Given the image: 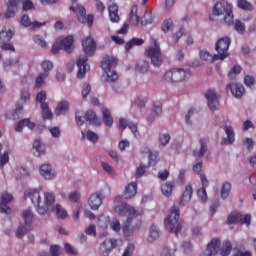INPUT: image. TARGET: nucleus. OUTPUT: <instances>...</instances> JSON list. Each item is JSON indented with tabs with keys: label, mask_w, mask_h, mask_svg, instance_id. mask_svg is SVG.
Returning a JSON list of instances; mask_svg holds the SVG:
<instances>
[{
	"label": "nucleus",
	"mask_w": 256,
	"mask_h": 256,
	"mask_svg": "<svg viewBox=\"0 0 256 256\" xmlns=\"http://www.w3.org/2000/svg\"><path fill=\"white\" fill-rule=\"evenodd\" d=\"M24 199H31L33 205L37 207L39 215H47L51 206L55 204V194L46 192L44 194V201L41 202V194L39 190H28L24 193Z\"/></svg>",
	"instance_id": "f257e3e1"
},
{
	"label": "nucleus",
	"mask_w": 256,
	"mask_h": 256,
	"mask_svg": "<svg viewBox=\"0 0 256 256\" xmlns=\"http://www.w3.org/2000/svg\"><path fill=\"white\" fill-rule=\"evenodd\" d=\"M114 211L117 213V215H119V217H127L123 226L125 235H129V232L131 231V223H133V220L137 219V217H141V215L144 213L143 208L135 209V207L127 204L126 202H122L120 205H116L114 207Z\"/></svg>",
	"instance_id": "f03ea898"
},
{
	"label": "nucleus",
	"mask_w": 256,
	"mask_h": 256,
	"mask_svg": "<svg viewBox=\"0 0 256 256\" xmlns=\"http://www.w3.org/2000/svg\"><path fill=\"white\" fill-rule=\"evenodd\" d=\"M181 217L179 208L177 206H173L169 212L168 217L164 220V226L169 233H174L176 237H178L179 233H181V229H183V220H179Z\"/></svg>",
	"instance_id": "7ed1b4c3"
},
{
	"label": "nucleus",
	"mask_w": 256,
	"mask_h": 256,
	"mask_svg": "<svg viewBox=\"0 0 256 256\" xmlns=\"http://www.w3.org/2000/svg\"><path fill=\"white\" fill-rule=\"evenodd\" d=\"M117 63H119V60L111 56H105L102 60L101 68L106 73V81L109 83H115L119 79V75L114 70L117 67Z\"/></svg>",
	"instance_id": "20e7f679"
},
{
	"label": "nucleus",
	"mask_w": 256,
	"mask_h": 256,
	"mask_svg": "<svg viewBox=\"0 0 256 256\" xmlns=\"http://www.w3.org/2000/svg\"><path fill=\"white\" fill-rule=\"evenodd\" d=\"M189 77H191V70L174 68L172 70L166 71L164 73L163 79L168 83H181V81H185V79H189Z\"/></svg>",
	"instance_id": "39448f33"
},
{
	"label": "nucleus",
	"mask_w": 256,
	"mask_h": 256,
	"mask_svg": "<svg viewBox=\"0 0 256 256\" xmlns=\"http://www.w3.org/2000/svg\"><path fill=\"white\" fill-rule=\"evenodd\" d=\"M70 11L76 14L80 23H87L88 27H93L94 16L92 14L87 16V10L85 7L77 4V0H71Z\"/></svg>",
	"instance_id": "423d86ee"
},
{
	"label": "nucleus",
	"mask_w": 256,
	"mask_h": 256,
	"mask_svg": "<svg viewBox=\"0 0 256 256\" xmlns=\"http://www.w3.org/2000/svg\"><path fill=\"white\" fill-rule=\"evenodd\" d=\"M231 45V38L229 37H222L218 39V41L215 44V51H217L218 54L213 55L212 61H223L229 57V46Z\"/></svg>",
	"instance_id": "0eeeda50"
},
{
	"label": "nucleus",
	"mask_w": 256,
	"mask_h": 256,
	"mask_svg": "<svg viewBox=\"0 0 256 256\" xmlns=\"http://www.w3.org/2000/svg\"><path fill=\"white\" fill-rule=\"evenodd\" d=\"M13 35H15V29L4 26L0 32V49L2 51H12L15 53V46L9 43L11 39H13Z\"/></svg>",
	"instance_id": "6e6552de"
},
{
	"label": "nucleus",
	"mask_w": 256,
	"mask_h": 256,
	"mask_svg": "<svg viewBox=\"0 0 256 256\" xmlns=\"http://www.w3.org/2000/svg\"><path fill=\"white\" fill-rule=\"evenodd\" d=\"M23 11H29L33 9V2L31 0H9L7 3V11L4 13V17L9 19L11 17H15V12L17 11V7L21 5Z\"/></svg>",
	"instance_id": "1a4fd4ad"
},
{
	"label": "nucleus",
	"mask_w": 256,
	"mask_h": 256,
	"mask_svg": "<svg viewBox=\"0 0 256 256\" xmlns=\"http://www.w3.org/2000/svg\"><path fill=\"white\" fill-rule=\"evenodd\" d=\"M22 219L25 224L18 227L16 232L18 239H22V237H25L26 233L31 231V225H33V221H35V215L30 209H27L22 212Z\"/></svg>",
	"instance_id": "9d476101"
},
{
	"label": "nucleus",
	"mask_w": 256,
	"mask_h": 256,
	"mask_svg": "<svg viewBox=\"0 0 256 256\" xmlns=\"http://www.w3.org/2000/svg\"><path fill=\"white\" fill-rule=\"evenodd\" d=\"M73 43H75V39L73 38V35H69L65 38H59L54 43L51 51L53 55H57V53H59L61 49H63V51H65L66 53H72L74 49Z\"/></svg>",
	"instance_id": "9b49d317"
},
{
	"label": "nucleus",
	"mask_w": 256,
	"mask_h": 256,
	"mask_svg": "<svg viewBox=\"0 0 256 256\" xmlns=\"http://www.w3.org/2000/svg\"><path fill=\"white\" fill-rule=\"evenodd\" d=\"M226 225H251V214L243 216L241 212H232L227 218Z\"/></svg>",
	"instance_id": "f8f14e48"
},
{
	"label": "nucleus",
	"mask_w": 256,
	"mask_h": 256,
	"mask_svg": "<svg viewBox=\"0 0 256 256\" xmlns=\"http://www.w3.org/2000/svg\"><path fill=\"white\" fill-rule=\"evenodd\" d=\"M145 55L149 57L154 67H161V65L163 64V58L161 57V49L159 48V45H157V42H155L154 47H149L145 51Z\"/></svg>",
	"instance_id": "ddd939ff"
},
{
	"label": "nucleus",
	"mask_w": 256,
	"mask_h": 256,
	"mask_svg": "<svg viewBox=\"0 0 256 256\" xmlns=\"http://www.w3.org/2000/svg\"><path fill=\"white\" fill-rule=\"evenodd\" d=\"M87 61H89V58L87 57V55L80 56L76 61V66L78 69V72H77L78 79H83L87 71H89L90 67H89V64H87Z\"/></svg>",
	"instance_id": "4468645a"
},
{
	"label": "nucleus",
	"mask_w": 256,
	"mask_h": 256,
	"mask_svg": "<svg viewBox=\"0 0 256 256\" xmlns=\"http://www.w3.org/2000/svg\"><path fill=\"white\" fill-rule=\"evenodd\" d=\"M13 201V195L7 192H4L0 197V213H5L6 215H11L13 211L8 206L9 203Z\"/></svg>",
	"instance_id": "2eb2a0df"
},
{
	"label": "nucleus",
	"mask_w": 256,
	"mask_h": 256,
	"mask_svg": "<svg viewBox=\"0 0 256 256\" xmlns=\"http://www.w3.org/2000/svg\"><path fill=\"white\" fill-rule=\"evenodd\" d=\"M221 247V240L213 238L207 245V249L200 256H215L219 253Z\"/></svg>",
	"instance_id": "dca6fc26"
},
{
	"label": "nucleus",
	"mask_w": 256,
	"mask_h": 256,
	"mask_svg": "<svg viewBox=\"0 0 256 256\" xmlns=\"http://www.w3.org/2000/svg\"><path fill=\"white\" fill-rule=\"evenodd\" d=\"M205 97L208 101L209 109L217 111V107H219V96H217V92H215V90H208Z\"/></svg>",
	"instance_id": "f3484780"
},
{
	"label": "nucleus",
	"mask_w": 256,
	"mask_h": 256,
	"mask_svg": "<svg viewBox=\"0 0 256 256\" xmlns=\"http://www.w3.org/2000/svg\"><path fill=\"white\" fill-rule=\"evenodd\" d=\"M227 93H231L237 99H241L245 93V87L242 84L230 83L226 87Z\"/></svg>",
	"instance_id": "a211bd4d"
},
{
	"label": "nucleus",
	"mask_w": 256,
	"mask_h": 256,
	"mask_svg": "<svg viewBox=\"0 0 256 256\" xmlns=\"http://www.w3.org/2000/svg\"><path fill=\"white\" fill-rule=\"evenodd\" d=\"M88 205L92 211H97L101 205H103V197L101 193L96 192L92 194L88 199Z\"/></svg>",
	"instance_id": "6ab92c4d"
},
{
	"label": "nucleus",
	"mask_w": 256,
	"mask_h": 256,
	"mask_svg": "<svg viewBox=\"0 0 256 256\" xmlns=\"http://www.w3.org/2000/svg\"><path fill=\"white\" fill-rule=\"evenodd\" d=\"M82 47L86 55H92L95 53L97 44L95 43V40H93V38L87 37L84 40H82Z\"/></svg>",
	"instance_id": "aec40b11"
},
{
	"label": "nucleus",
	"mask_w": 256,
	"mask_h": 256,
	"mask_svg": "<svg viewBox=\"0 0 256 256\" xmlns=\"http://www.w3.org/2000/svg\"><path fill=\"white\" fill-rule=\"evenodd\" d=\"M202 187L198 189V197L205 203L207 201V187H209V180L205 174H200Z\"/></svg>",
	"instance_id": "412c9836"
},
{
	"label": "nucleus",
	"mask_w": 256,
	"mask_h": 256,
	"mask_svg": "<svg viewBox=\"0 0 256 256\" xmlns=\"http://www.w3.org/2000/svg\"><path fill=\"white\" fill-rule=\"evenodd\" d=\"M117 247V239L114 238H108L105 239L101 244H100V251L103 253H111L113 249Z\"/></svg>",
	"instance_id": "4be33fe9"
},
{
	"label": "nucleus",
	"mask_w": 256,
	"mask_h": 256,
	"mask_svg": "<svg viewBox=\"0 0 256 256\" xmlns=\"http://www.w3.org/2000/svg\"><path fill=\"white\" fill-rule=\"evenodd\" d=\"M229 7H233V5L229 2H217L212 9V15H224V13L227 12V9H229Z\"/></svg>",
	"instance_id": "5701e85b"
},
{
	"label": "nucleus",
	"mask_w": 256,
	"mask_h": 256,
	"mask_svg": "<svg viewBox=\"0 0 256 256\" xmlns=\"http://www.w3.org/2000/svg\"><path fill=\"white\" fill-rule=\"evenodd\" d=\"M128 129L132 131L134 137H139V131L137 130V124L133 123V122H129L127 124V120L124 118H120L119 120V128L120 129Z\"/></svg>",
	"instance_id": "b1692460"
},
{
	"label": "nucleus",
	"mask_w": 256,
	"mask_h": 256,
	"mask_svg": "<svg viewBox=\"0 0 256 256\" xmlns=\"http://www.w3.org/2000/svg\"><path fill=\"white\" fill-rule=\"evenodd\" d=\"M137 195V184L136 182L129 183L123 192V197L125 199H133Z\"/></svg>",
	"instance_id": "393cba45"
},
{
	"label": "nucleus",
	"mask_w": 256,
	"mask_h": 256,
	"mask_svg": "<svg viewBox=\"0 0 256 256\" xmlns=\"http://www.w3.org/2000/svg\"><path fill=\"white\" fill-rule=\"evenodd\" d=\"M20 23L23 27H32V29H39V27H43V25H45V22H31V19L27 15H23L21 17Z\"/></svg>",
	"instance_id": "a878e982"
},
{
	"label": "nucleus",
	"mask_w": 256,
	"mask_h": 256,
	"mask_svg": "<svg viewBox=\"0 0 256 256\" xmlns=\"http://www.w3.org/2000/svg\"><path fill=\"white\" fill-rule=\"evenodd\" d=\"M108 13L112 23H119V21H121V18L119 17V6L117 4H111L108 7Z\"/></svg>",
	"instance_id": "bb28decb"
},
{
	"label": "nucleus",
	"mask_w": 256,
	"mask_h": 256,
	"mask_svg": "<svg viewBox=\"0 0 256 256\" xmlns=\"http://www.w3.org/2000/svg\"><path fill=\"white\" fill-rule=\"evenodd\" d=\"M51 211L56 214L58 219H67V217H69V215L67 214V210L59 204H56L55 207H53L52 205L49 209V213H51ZM49 213H47L46 215H49Z\"/></svg>",
	"instance_id": "cd10ccee"
},
{
	"label": "nucleus",
	"mask_w": 256,
	"mask_h": 256,
	"mask_svg": "<svg viewBox=\"0 0 256 256\" xmlns=\"http://www.w3.org/2000/svg\"><path fill=\"white\" fill-rule=\"evenodd\" d=\"M193 197V187L191 185H187L180 199V205L185 206L191 198Z\"/></svg>",
	"instance_id": "c85d7f7f"
},
{
	"label": "nucleus",
	"mask_w": 256,
	"mask_h": 256,
	"mask_svg": "<svg viewBox=\"0 0 256 256\" xmlns=\"http://www.w3.org/2000/svg\"><path fill=\"white\" fill-rule=\"evenodd\" d=\"M207 143H209V138H201L199 140L200 149L193 151L194 157H203L207 153Z\"/></svg>",
	"instance_id": "c756f323"
},
{
	"label": "nucleus",
	"mask_w": 256,
	"mask_h": 256,
	"mask_svg": "<svg viewBox=\"0 0 256 256\" xmlns=\"http://www.w3.org/2000/svg\"><path fill=\"white\" fill-rule=\"evenodd\" d=\"M40 175L44 177V179H54L55 177V173H53V169L49 164L40 166Z\"/></svg>",
	"instance_id": "7c9ffc66"
},
{
	"label": "nucleus",
	"mask_w": 256,
	"mask_h": 256,
	"mask_svg": "<svg viewBox=\"0 0 256 256\" xmlns=\"http://www.w3.org/2000/svg\"><path fill=\"white\" fill-rule=\"evenodd\" d=\"M85 119L90 123V125H96L98 127L101 125V119L97 117V114L93 110H88L86 112Z\"/></svg>",
	"instance_id": "2f4dec72"
},
{
	"label": "nucleus",
	"mask_w": 256,
	"mask_h": 256,
	"mask_svg": "<svg viewBox=\"0 0 256 256\" xmlns=\"http://www.w3.org/2000/svg\"><path fill=\"white\" fill-rule=\"evenodd\" d=\"M23 127H28V129L33 130L35 129V123L31 122L29 118L20 120L15 127V131L17 132L23 131Z\"/></svg>",
	"instance_id": "473e14b6"
},
{
	"label": "nucleus",
	"mask_w": 256,
	"mask_h": 256,
	"mask_svg": "<svg viewBox=\"0 0 256 256\" xmlns=\"http://www.w3.org/2000/svg\"><path fill=\"white\" fill-rule=\"evenodd\" d=\"M35 157H43L45 155V144L41 140H35L33 143Z\"/></svg>",
	"instance_id": "72a5a7b5"
},
{
	"label": "nucleus",
	"mask_w": 256,
	"mask_h": 256,
	"mask_svg": "<svg viewBox=\"0 0 256 256\" xmlns=\"http://www.w3.org/2000/svg\"><path fill=\"white\" fill-rule=\"evenodd\" d=\"M101 111L104 125L106 127H113V116L111 115V111L105 107H103Z\"/></svg>",
	"instance_id": "f704fd0d"
},
{
	"label": "nucleus",
	"mask_w": 256,
	"mask_h": 256,
	"mask_svg": "<svg viewBox=\"0 0 256 256\" xmlns=\"http://www.w3.org/2000/svg\"><path fill=\"white\" fill-rule=\"evenodd\" d=\"M67 111H69V102L63 100L61 102L58 103V105L55 108V115L59 116V115H65V113H67Z\"/></svg>",
	"instance_id": "c9c22d12"
},
{
	"label": "nucleus",
	"mask_w": 256,
	"mask_h": 256,
	"mask_svg": "<svg viewBox=\"0 0 256 256\" xmlns=\"http://www.w3.org/2000/svg\"><path fill=\"white\" fill-rule=\"evenodd\" d=\"M139 15L137 14V5L132 6L131 12L129 15V22L132 24L134 27H137L139 25Z\"/></svg>",
	"instance_id": "e433bc0d"
},
{
	"label": "nucleus",
	"mask_w": 256,
	"mask_h": 256,
	"mask_svg": "<svg viewBox=\"0 0 256 256\" xmlns=\"http://www.w3.org/2000/svg\"><path fill=\"white\" fill-rule=\"evenodd\" d=\"M110 223H111V219L109 218V216L102 215V216H99L97 219V225L101 229H107Z\"/></svg>",
	"instance_id": "4c0bfd02"
},
{
	"label": "nucleus",
	"mask_w": 256,
	"mask_h": 256,
	"mask_svg": "<svg viewBox=\"0 0 256 256\" xmlns=\"http://www.w3.org/2000/svg\"><path fill=\"white\" fill-rule=\"evenodd\" d=\"M40 107L42 110V117L44 120L53 119V113L51 112L48 103H43L42 105H40Z\"/></svg>",
	"instance_id": "58836bf2"
},
{
	"label": "nucleus",
	"mask_w": 256,
	"mask_h": 256,
	"mask_svg": "<svg viewBox=\"0 0 256 256\" xmlns=\"http://www.w3.org/2000/svg\"><path fill=\"white\" fill-rule=\"evenodd\" d=\"M48 77H49V74L47 72H40L35 79V87L38 89L43 87V83H45V80Z\"/></svg>",
	"instance_id": "ea45409f"
},
{
	"label": "nucleus",
	"mask_w": 256,
	"mask_h": 256,
	"mask_svg": "<svg viewBox=\"0 0 256 256\" xmlns=\"http://www.w3.org/2000/svg\"><path fill=\"white\" fill-rule=\"evenodd\" d=\"M232 249H233V246L231 245V241L226 240V241H224L222 248L220 249V255L221 256H229Z\"/></svg>",
	"instance_id": "a19ab883"
},
{
	"label": "nucleus",
	"mask_w": 256,
	"mask_h": 256,
	"mask_svg": "<svg viewBox=\"0 0 256 256\" xmlns=\"http://www.w3.org/2000/svg\"><path fill=\"white\" fill-rule=\"evenodd\" d=\"M22 115H23V106L18 105L11 114H7V118L15 121L19 119Z\"/></svg>",
	"instance_id": "79ce46f5"
},
{
	"label": "nucleus",
	"mask_w": 256,
	"mask_h": 256,
	"mask_svg": "<svg viewBox=\"0 0 256 256\" xmlns=\"http://www.w3.org/2000/svg\"><path fill=\"white\" fill-rule=\"evenodd\" d=\"M140 23L143 27L151 25V23H153V13L146 11L144 15L141 17Z\"/></svg>",
	"instance_id": "37998d69"
},
{
	"label": "nucleus",
	"mask_w": 256,
	"mask_h": 256,
	"mask_svg": "<svg viewBox=\"0 0 256 256\" xmlns=\"http://www.w3.org/2000/svg\"><path fill=\"white\" fill-rule=\"evenodd\" d=\"M173 187H174L173 182H167V183L163 184L162 188H161L162 194L165 197H171V195L173 193Z\"/></svg>",
	"instance_id": "c03bdc74"
},
{
	"label": "nucleus",
	"mask_w": 256,
	"mask_h": 256,
	"mask_svg": "<svg viewBox=\"0 0 256 256\" xmlns=\"http://www.w3.org/2000/svg\"><path fill=\"white\" fill-rule=\"evenodd\" d=\"M224 23L228 26L233 25V6H228L227 12L224 16Z\"/></svg>",
	"instance_id": "a18cd8bd"
},
{
	"label": "nucleus",
	"mask_w": 256,
	"mask_h": 256,
	"mask_svg": "<svg viewBox=\"0 0 256 256\" xmlns=\"http://www.w3.org/2000/svg\"><path fill=\"white\" fill-rule=\"evenodd\" d=\"M230 193H231V183L224 182L221 187V198L227 199V197H229Z\"/></svg>",
	"instance_id": "49530a36"
},
{
	"label": "nucleus",
	"mask_w": 256,
	"mask_h": 256,
	"mask_svg": "<svg viewBox=\"0 0 256 256\" xmlns=\"http://www.w3.org/2000/svg\"><path fill=\"white\" fill-rule=\"evenodd\" d=\"M159 235H160L159 228H157V226L155 225H152L150 228L148 241L152 243V241H155V239H159Z\"/></svg>",
	"instance_id": "de8ad7c7"
},
{
	"label": "nucleus",
	"mask_w": 256,
	"mask_h": 256,
	"mask_svg": "<svg viewBox=\"0 0 256 256\" xmlns=\"http://www.w3.org/2000/svg\"><path fill=\"white\" fill-rule=\"evenodd\" d=\"M224 131L227 135L228 143H234L235 142V131L233 130V127L231 126H224Z\"/></svg>",
	"instance_id": "09e8293b"
},
{
	"label": "nucleus",
	"mask_w": 256,
	"mask_h": 256,
	"mask_svg": "<svg viewBox=\"0 0 256 256\" xmlns=\"http://www.w3.org/2000/svg\"><path fill=\"white\" fill-rule=\"evenodd\" d=\"M234 30L238 32L239 35H245V23L241 20H236L234 22Z\"/></svg>",
	"instance_id": "8fccbe9b"
},
{
	"label": "nucleus",
	"mask_w": 256,
	"mask_h": 256,
	"mask_svg": "<svg viewBox=\"0 0 256 256\" xmlns=\"http://www.w3.org/2000/svg\"><path fill=\"white\" fill-rule=\"evenodd\" d=\"M136 67L140 73H147L149 71V62L141 60L137 63Z\"/></svg>",
	"instance_id": "3c124183"
},
{
	"label": "nucleus",
	"mask_w": 256,
	"mask_h": 256,
	"mask_svg": "<svg viewBox=\"0 0 256 256\" xmlns=\"http://www.w3.org/2000/svg\"><path fill=\"white\" fill-rule=\"evenodd\" d=\"M173 27V20L171 18L165 19L162 23L161 30L164 33H167V31H171V28Z\"/></svg>",
	"instance_id": "603ef678"
},
{
	"label": "nucleus",
	"mask_w": 256,
	"mask_h": 256,
	"mask_svg": "<svg viewBox=\"0 0 256 256\" xmlns=\"http://www.w3.org/2000/svg\"><path fill=\"white\" fill-rule=\"evenodd\" d=\"M237 5L240 9H244L245 11H251L253 9V5L247 0H238Z\"/></svg>",
	"instance_id": "864d4df0"
},
{
	"label": "nucleus",
	"mask_w": 256,
	"mask_h": 256,
	"mask_svg": "<svg viewBox=\"0 0 256 256\" xmlns=\"http://www.w3.org/2000/svg\"><path fill=\"white\" fill-rule=\"evenodd\" d=\"M84 231L89 237H97V227L95 224H90Z\"/></svg>",
	"instance_id": "5fc2aeb1"
},
{
	"label": "nucleus",
	"mask_w": 256,
	"mask_h": 256,
	"mask_svg": "<svg viewBox=\"0 0 256 256\" xmlns=\"http://www.w3.org/2000/svg\"><path fill=\"white\" fill-rule=\"evenodd\" d=\"M45 101H47V92H45V90H42L36 95V103H40V105H43V103H47Z\"/></svg>",
	"instance_id": "6e6d98bb"
},
{
	"label": "nucleus",
	"mask_w": 256,
	"mask_h": 256,
	"mask_svg": "<svg viewBox=\"0 0 256 256\" xmlns=\"http://www.w3.org/2000/svg\"><path fill=\"white\" fill-rule=\"evenodd\" d=\"M86 137L88 139V141H91V143H97L99 141V136L97 135V133L88 130L86 133Z\"/></svg>",
	"instance_id": "4d7b16f0"
},
{
	"label": "nucleus",
	"mask_w": 256,
	"mask_h": 256,
	"mask_svg": "<svg viewBox=\"0 0 256 256\" xmlns=\"http://www.w3.org/2000/svg\"><path fill=\"white\" fill-rule=\"evenodd\" d=\"M20 100L24 103H29V101H31V94L29 93V90L25 89L21 91Z\"/></svg>",
	"instance_id": "13d9d810"
},
{
	"label": "nucleus",
	"mask_w": 256,
	"mask_h": 256,
	"mask_svg": "<svg viewBox=\"0 0 256 256\" xmlns=\"http://www.w3.org/2000/svg\"><path fill=\"white\" fill-rule=\"evenodd\" d=\"M95 9L99 15H103V13H105V3L101 0H96Z\"/></svg>",
	"instance_id": "bf43d9fd"
},
{
	"label": "nucleus",
	"mask_w": 256,
	"mask_h": 256,
	"mask_svg": "<svg viewBox=\"0 0 256 256\" xmlns=\"http://www.w3.org/2000/svg\"><path fill=\"white\" fill-rule=\"evenodd\" d=\"M171 141V136L169 134H160L159 135V143L162 147H165Z\"/></svg>",
	"instance_id": "052dcab7"
},
{
	"label": "nucleus",
	"mask_w": 256,
	"mask_h": 256,
	"mask_svg": "<svg viewBox=\"0 0 256 256\" xmlns=\"http://www.w3.org/2000/svg\"><path fill=\"white\" fill-rule=\"evenodd\" d=\"M241 73V66H234L228 73L229 79H235V75H239Z\"/></svg>",
	"instance_id": "680f3d73"
},
{
	"label": "nucleus",
	"mask_w": 256,
	"mask_h": 256,
	"mask_svg": "<svg viewBox=\"0 0 256 256\" xmlns=\"http://www.w3.org/2000/svg\"><path fill=\"white\" fill-rule=\"evenodd\" d=\"M41 67L43 69V73H47L49 75V71L53 69V63L51 61H44L42 62Z\"/></svg>",
	"instance_id": "e2e57ef3"
},
{
	"label": "nucleus",
	"mask_w": 256,
	"mask_h": 256,
	"mask_svg": "<svg viewBox=\"0 0 256 256\" xmlns=\"http://www.w3.org/2000/svg\"><path fill=\"white\" fill-rule=\"evenodd\" d=\"M64 249H65L67 255H70V256L77 255V250H75V248H73V246H71V244H69V243H66L64 245Z\"/></svg>",
	"instance_id": "0e129e2a"
},
{
	"label": "nucleus",
	"mask_w": 256,
	"mask_h": 256,
	"mask_svg": "<svg viewBox=\"0 0 256 256\" xmlns=\"http://www.w3.org/2000/svg\"><path fill=\"white\" fill-rule=\"evenodd\" d=\"M134 251H135V245L128 244L122 256H133Z\"/></svg>",
	"instance_id": "69168bd1"
},
{
	"label": "nucleus",
	"mask_w": 256,
	"mask_h": 256,
	"mask_svg": "<svg viewBox=\"0 0 256 256\" xmlns=\"http://www.w3.org/2000/svg\"><path fill=\"white\" fill-rule=\"evenodd\" d=\"M50 255L51 256H59V255H61V248L58 245L50 246Z\"/></svg>",
	"instance_id": "338daca9"
},
{
	"label": "nucleus",
	"mask_w": 256,
	"mask_h": 256,
	"mask_svg": "<svg viewBox=\"0 0 256 256\" xmlns=\"http://www.w3.org/2000/svg\"><path fill=\"white\" fill-rule=\"evenodd\" d=\"M244 83L246 85V87H253V85H255V78L253 76H245L244 77Z\"/></svg>",
	"instance_id": "774afa93"
}]
</instances>
